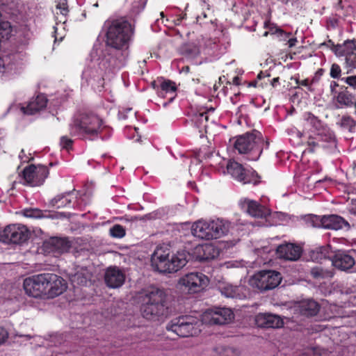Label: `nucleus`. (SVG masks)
<instances>
[{
  "instance_id": "f8f14e48",
  "label": "nucleus",
  "mask_w": 356,
  "mask_h": 356,
  "mask_svg": "<svg viewBox=\"0 0 356 356\" xmlns=\"http://www.w3.org/2000/svg\"><path fill=\"white\" fill-rule=\"evenodd\" d=\"M55 18L56 25L54 26L55 41H62L65 36V22L67 15L68 6L67 0H55Z\"/></svg>"
},
{
  "instance_id": "1a4fd4ad",
  "label": "nucleus",
  "mask_w": 356,
  "mask_h": 356,
  "mask_svg": "<svg viewBox=\"0 0 356 356\" xmlns=\"http://www.w3.org/2000/svg\"><path fill=\"white\" fill-rule=\"evenodd\" d=\"M209 284V278L202 273L193 272L181 276L177 288L185 293H196L202 291Z\"/></svg>"
},
{
  "instance_id": "4468645a",
  "label": "nucleus",
  "mask_w": 356,
  "mask_h": 356,
  "mask_svg": "<svg viewBox=\"0 0 356 356\" xmlns=\"http://www.w3.org/2000/svg\"><path fill=\"white\" fill-rule=\"evenodd\" d=\"M46 273L26 278L23 284L26 293L34 298L46 294Z\"/></svg>"
},
{
  "instance_id": "4be33fe9",
  "label": "nucleus",
  "mask_w": 356,
  "mask_h": 356,
  "mask_svg": "<svg viewBox=\"0 0 356 356\" xmlns=\"http://www.w3.org/2000/svg\"><path fill=\"white\" fill-rule=\"evenodd\" d=\"M278 257L290 261L298 260L301 255V248L293 243L279 245L276 250Z\"/></svg>"
},
{
  "instance_id": "cd10ccee",
  "label": "nucleus",
  "mask_w": 356,
  "mask_h": 356,
  "mask_svg": "<svg viewBox=\"0 0 356 356\" xmlns=\"http://www.w3.org/2000/svg\"><path fill=\"white\" fill-rule=\"evenodd\" d=\"M333 51L337 56L346 57L348 54H350L356 51V40H348L341 44L334 46Z\"/></svg>"
},
{
  "instance_id": "423d86ee",
  "label": "nucleus",
  "mask_w": 356,
  "mask_h": 356,
  "mask_svg": "<svg viewBox=\"0 0 356 356\" xmlns=\"http://www.w3.org/2000/svg\"><path fill=\"white\" fill-rule=\"evenodd\" d=\"M91 60L84 68L82 78L88 81L90 79H103L108 71L118 69L121 66H114L109 58L103 54V49L100 46H95L91 52Z\"/></svg>"
},
{
  "instance_id": "603ef678",
  "label": "nucleus",
  "mask_w": 356,
  "mask_h": 356,
  "mask_svg": "<svg viewBox=\"0 0 356 356\" xmlns=\"http://www.w3.org/2000/svg\"><path fill=\"white\" fill-rule=\"evenodd\" d=\"M348 210L350 213L356 216V200H351L348 204Z\"/></svg>"
},
{
  "instance_id": "6e6552de",
  "label": "nucleus",
  "mask_w": 356,
  "mask_h": 356,
  "mask_svg": "<svg viewBox=\"0 0 356 356\" xmlns=\"http://www.w3.org/2000/svg\"><path fill=\"white\" fill-rule=\"evenodd\" d=\"M202 324L195 317L184 316L172 320L166 328L181 337H188L200 333Z\"/></svg>"
},
{
  "instance_id": "8fccbe9b",
  "label": "nucleus",
  "mask_w": 356,
  "mask_h": 356,
  "mask_svg": "<svg viewBox=\"0 0 356 356\" xmlns=\"http://www.w3.org/2000/svg\"><path fill=\"white\" fill-rule=\"evenodd\" d=\"M341 125L346 127H352L355 126L354 120L349 116H343L341 118Z\"/></svg>"
},
{
  "instance_id": "4d7b16f0",
  "label": "nucleus",
  "mask_w": 356,
  "mask_h": 356,
  "mask_svg": "<svg viewBox=\"0 0 356 356\" xmlns=\"http://www.w3.org/2000/svg\"><path fill=\"white\" fill-rule=\"evenodd\" d=\"M300 84L304 86H307L309 85V81L307 79L302 80L300 82Z\"/></svg>"
},
{
  "instance_id": "37998d69",
  "label": "nucleus",
  "mask_w": 356,
  "mask_h": 356,
  "mask_svg": "<svg viewBox=\"0 0 356 356\" xmlns=\"http://www.w3.org/2000/svg\"><path fill=\"white\" fill-rule=\"evenodd\" d=\"M131 4L134 13H138L143 10L145 6L147 0H128Z\"/></svg>"
},
{
  "instance_id": "6ab92c4d",
  "label": "nucleus",
  "mask_w": 356,
  "mask_h": 356,
  "mask_svg": "<svg viewBox=\"0 0 356 356\" xmlns=\"http://www.w3.org/2000/svg\"><path fill=\"white\" fill-rule=\"evenodd\" d=\"M239 204L242 209L245 210L252 217L264 218L270 215V210L260 205L256 201L248 198H243L240 200Z\"/></svg>"
},
{
  "instance_id": "f3484780",
  "label": "nucleus",
  "mask_w": 356,
  "mask_h": 356,
  "mask_svg": "<svg viewBox=\"0 0 356 356\" xmlns=\"http://www.w3.org/2000/svg\"><path fill=\"white\" fill-rule=\"evenodd\" d=\"M1 236L7 241L13 243H19L25 241L28 238L29 231L24 225H11L4 229Z\"/></svg>"
},
{
  "instance_id": "20e7f679",
  "label": "nucleus",
  "mask_w": 356,
  "mask_h": 356,
  "mask_svg": "<svg viewBox=\"0 0 356 356\" xmlns=\"http://www.w3.org/2000/svg\"><path fill=\"white\" fill-rule=\"evenodd\" d=\"M142 313L144 317L151 319L167 313L168 304L165 292L159 289L152 287L141 294Z\"/></svg>"
},
{
  "instance_id": "bb28decb",
  "label": "nucleus",
  "mask_w": 356,
  "mask_h": 356,
  "mask_svg": "<svg viewBox=\"0 0 356 356\" xmlns=\"http://www.w3.org/2000/svg\"><path fill=\"white\" fill-rule=\"evenodd\" d=\"M47 99L45 95H38L35 98L32 99L26 107L21 106L19 108L24 114L33 115L44 108L47 106Z\"/></svg>"
},
{
  "instance_id": "f257e3e1",
  "label": "nucleus",
  "mask_w": 356,
  "mask_h": 356,
  "mask_svg": "<svg viewBox=\"0 0 356 356\" xmlns=\"http://www.w3.org/2000/svg\"><path fill=\"white\" fill-rule=\"evenodd\" d=\"M105 26L107 29L106 42L111 48L103 49V54L112 60L113 65L122 67L128 56V48L133 35L131 25L120 19L107 21Z\"/></svg>"
},
{
  "instance_id": "49530a36",
  "label": "nucleus",
  "mask_w": 356,
  "mask_h": 356,
  "mask_svg": "<svg viewBox=\"0 0 356 356\" xmlns=\"http://www.w3.org/2000/svg\"><path fill=\"white\" fill-rule=\"evenodd\" d=\"M325 353L319 348H309L305 350L301 356H323Z\"/></svg>"
},
{
  "instance_id": "de8ad7c7",
  "label": "nucleus",
  "mask_w": 356,
  "mask_h": 356,
  "mask_svg": "<svg viewBox=\"0 0 356 356\" xmlns=\"http://www.w3.org/2000/svg\"><path fill=\"white\" fill-rule=\"evenodd\" d=\"M341 80L353 89L356 90V75L344 77Z\"/></svg>"
},
{
  "instance_id": "7c9ffc66",
  "label": "nucleus",
  "mask_w": 356,
  "mask_h": 356,
  "mask_svg": "<svg viewBox=\"0 0 356 356\" xmlns=\"http://www.w3.org/2000/svg\"><path fill=\"white\" fill-rule=\"evenodd\" d=\"M301 312L305 316H314L319 310L318 304L313 300L302 301L300 305Z\"/></svg>"
},
{
  "instance_id": "a19ab883",
  "label": "nucleus",
  "mask_w": 356,
  "mask_h": 356,
  "mask_svg": "<svg viewBox=\"0 0 356 356\" xmlns=\"http://www.w3.org/2000/svg\"><path fill=\"white\" fill-rule=\"evenodd\" d=\"M345 58L346 67L348 69V72L353 70L356 68V51L348 54Z\"/></svg>"
},
{
  "instance_id": "338daca9",
  "label": "nucleus",
  "mask_w": 356,
  "mask_h": 356,
  "mask_svg": "<svg viewBox=\"0 0 356 356\" xmlns=\"http://www.w3.org/2000/svg\"><path fill=\"white\" fill-rule=\"evenodd\" d=\"M17 108V106H12L10 107V110H13Z\"/></svg>"
},
{
  "instance_id": "0eeeda50",
  "label": "nucleus",
  "mask_w": 356,
  "mask_h": 356,
  "mask_svg": "<svg viewBox=\"0 0 356 356\" xmlns=\"http://www.w3.org/2000/svg\"><path fill=\"white\" fill-rule=\"evenodd\" d=\"M234 146L238 153L247 154L249 160L257 161L264 146L268 147V143L265 141L261 133L254 131L237 137Z\"/></svg>"
},
{
  "instance_id": "b1692460",
  "label": "nucleus",
  "mask_w": 356,
  "mask_h": 356,
  "mask_svg": "<svg viewBox=\"0 0 356 356\" xmlns=\"http://www.w3.org/2000/svg\"><path fill=\"white\" fill-rule=\"evenodd\" d=\"M255 323L261 327L279 328L283 325L284 322L280 316L261 313L255 316Z\"/></svg>"
},
{
  "instance_id": "5fc2aeb1",
  "label": "nucleus",
  "mask_w": 356,
  "mask_h": 356,
  "mask_svg": "<svg viewBox=\"0 0 356 356\" xmlns=\"http://www.w3.org/2000/svg\"><path fill=\"white\" fill-rule=\"evenodd\" d=\"M298 42L296 38H289V39L286 41V44H288L289 47L291 48L296 46V43Z\"/></svg>"
},
{
  "instance_id": "ea45409f",
  "label": "nucleus",
  "mask_w": 356,
  "mask_h": 356,
  "mask_svg": "<svg viewBox=\"0 0 356 356\" xmlns=\"http://www.w3.org/2000/svg\"><path fill=\"white\" fill-rule=\"evenodd\" d=\"M303 119L307 124L316 129H318L321 126V121L311 113H305Z\"/></svg>"
},
{
  "instance_id": "c756f323",
  "label": "nucleus",
  "mask_w": 356,
  "mask_h": 356,
  "mask_svg": "<svg viewBox=\"0 0 356 356\" xmlns=\"http://www.w3.org/2000/svg\"><path fill=\"white\" fill-rule=\"evenodd\" d=\"M336 99L341 107H352L356 101L355 95L347 90L339 92Z\"/></svg>"
},
{
  "instance_id": "58836bf2",
  "label": "nucleus",
  "mask_w": 356,
  "mask_h": 356,
  "mask_svg": "<svg viewBox=\"0 0 356 356\" xmlns=\"http://www.w3.org/2000/svg\"><path fill=\"white\" fill-rule=\"evenodd\" d=\"M21 67L16 66L12 63H8L6 65L3 60L0 58V74L13 75L19 73Z\"/></svg>"
},
{
  "instance_id": "72a5a7b5",
  "label": "nucleus",
  "mask_w": 356,
  "mask_h": 356,
  "mask_svg": "<svg viewBox=\"0 0 356 356\" xmlns=\"http://www.w3.org/2000/svg\"><path fill=\"white\" fill-rule=\"evenodd\" d=\"M215 356H239L240 350L234 347L218 346L213 349Z\"/></svg>"
},
{
  "instance_id": "864d4df0",
  "label": "nucleus",
  "mask_w": 356,
  "mask_h": 356,
  "mask_svg": "<svg viewBox=\"0 0 356 356\" xmlns=\"http://www.w3.org/2000/svg\"><path fill=\"white\" fill-rule=\"evenodd\" d=\"M8 337V334L7 331L4 328L0 327V345L6 341Z\"/></svg>"
},
{
  "instance_id": "680f3d73",
  "label": "nucleus",
  "mask_w": 356,
  "mask_h": 356,
  "mask_svg": "<svg viewBox=\"0 0 356 356\" xmlns=\"http://www.w3.org/2000/svg\"><path fill=\"white\" fill-rule=\"evenodd\" d=\"M275 27H277V26H275V25H272L271 26L269 27V32L270 33V29H273V31H275Z\"/></svg>"
},
{
  "instance_id": "a18cd8bd",
  "label": "nucleus",
  "mask_w": 356,
  "mask_h": 356,
  "mask_svg": "<svg viewBox=\"0 0 356 356\" xmlns=\"http://www.w3.org/2000/svg\"><path fill=\"white\" fill-rule=\"evenodd\" d=\"M23 215L26 218H39L42 217V213L38 209H26L23 211Z\"/></svg>"
},
{
  "instance_id": "0e129e2a",
  "label": "nucleus",
  "mask_w": 356,
  "mask_h": 356,
  "mask_svg": "<svg viewBox=\"0 0 356 356\" xmlns=\"http://www.w3.org/2000/svg\"><path fill=\"white\" fill-rule=\"evenodd\" d=\"M309 143H312L314 145H319L318 143H316V142H309Z\"/></svg>"
},
{
  "instance_id": "393cba45",
  "label": "nucleus",
  "mask_w": 356,
  "mask_h": 356,
  "mask_svg": "<svg viewBox=\"0 0 356 356\" xmlns=\"http://www.w3.org/2000/svg\"><path fill=\"white\" fill-rule=\"evenodd\" d=\"M105 282L110 288L120 287L125 280L124 273L117 267H110L105 273Z\"/></svg>"
},
{
  "instance_id": "bf43d9fd",
  "label": "nucleus",
  "mask_w": 356,
  "mask_h": 356,
  "mask_svg": "<svg viewBox=\"0 0 356 356\" xmlns=\"http://www.w3.org/2000/svg\"><path fill=\"white\" fill-rule=\"evenodd\" d=\"M189 70H190V68L188 66H184V67H183L181 72L188 73V72H189Z\"/></svg>"
},
{
  "instance_id": "774afa93",
  "label": "nucleus",
  "mask_w": 356,
  "mask_h": 356,
  "mask_svg": "<svg viewBox=\"0 0 356 356\" xmlns=\"http://www.w3.org/2000/svg\"><path fill=\"white\" fill-rule=\"evenodd\" d=\"M278 81V78L273 79V83H276Z\"/></svg>"
},
{
  "instance_id": "6e6d98bb",
  "label": "nucleus",
  "mask_w": 356,
  "mask_h": 356,
  "mask_svg": "<svg viewBox=\"0 0 356 356\" xmlns=\"http://www.w3.org/2000/svg\"><path fill=\"white\" fill-rule=\"evenodd\" d=\"M319 250H320L321 253L322 254H323V257H326L327 256H328L329 252H328L327 248L321 247V248H320Z\"/></svg>"
},
{
  "instance_id": "dca6fc26",
  "label": "nucleus",
  "mask_w": 356,
  "mask_h": 356,
  "mask_svg": "<svg viewBox=\"0 0 356 356\" xmlns=\"http://www.w3.org/2000/svg\"><path fill=\"white\" fill-rule=\"evenodd\" d=\"M313 222H315L314 226L321 227L325 229L339 230L343 227L350 228L348 222L338 215L323 216L321 218L315 216Z\"/></svg>"
},
{
  "instance_id": "473e14b6",
  "label": "nucleus",
  "mask_w": 356,
  "mask_h": 356,
  "mask_svg": "<svg viewBox=\"0 0 356 356\" xmlns=\"http://www.w3.org/2000/svg\"><path fill=\"white\" fill-rule=\"evenodd\" d=\"M176 86L174 82L166 80L163 81L161 83V91L159 92V95L160 97H164L165 94H170L172 96L169 98V102H171L174 98L175 97V92H176Z\"/></svg>"
},
{
  "instance_id": "4c0bfd02",
  "label": "nucleus",
  "mask_w": 356,
  "mask_h": 356,
  "mask_svg": "<svg viewBox=\"0 0 356 356\" xmlns=\"http://www.w3.org/2000/svg\"><path fill=\"white\" fill-rule=\"evenodd\" d=\"M181 52L188 58H193L200 54V49L195 43L190 42L181 47Z\"/></svg>"
},
{
  "instance_id": "052dcab7",
  "label": "nucleus",
  "mask_w": 356,
  "mask_h": 356,
  "mask_svg": "<svg viewBox=\"0 0 356 356\" xmlns=\"http://www.w3.org/2000/svg\"><path fill=\"white\" fill-rule=\"evenodd\" d=\"M337 86H338V84L335 81L332 82L330 84V87H331L332 90H333V88Z\"/></svg>"
},
{
  "instance_id": "2f4dec72",
  "label": "nucleus",
  "mask_w": 356,
  "mask_h": 356,
  "mask_svg": "<svg viewBox=\"0 0 356 356\" xmlns=\"http://www.w3.org/2000/svg\"><path fill=\"white\" fill-rule=\"evenodd\" d=\"M311 275L314 279L321 281L332 277L334 272L332 269H327L318 266L311 269Z\"/></svg>"
},
{
  "instance_id": "79ce46f5",
  "label": "nucleus",
  "mask_w": 356,
  "mask_h": 356,
  "mask_svg": "<svg viewBox=\"0 0 356 356\" xmlns=\"http://www.w3.org/2000/svg\"><path fill=\"white\" fill-rule=\"evenodd\" d=\"M111 236L115 238H122L125 235V229L120 225H115L109 230Z\"/></svg>"
},
{
  "instance_id": "69168bd1",
  "label": "nucleus",
  "mask_w": 356,
  "mask_h": 356,
  "mask_svg": "<svg viewBox=\"0 0 356 356\" xmlns=\"http://www.w3.org/2000/svg\"><path fill=\"white\" fill-rule=\"evenodd\" d=\"M269 33H270L269 31H266V32H264V37H266Z\"/></svg>"
},
{
  "instance_id": "13d9d810",
  "label": "nucleus",
  "mask_w": 356,
  "mask_h": 356,
  "mask_svg": "<svg viewBox=\"0 0 356 356\" xmlns=\"http://www.w3.org/2000/svg\"><path fill=\"white\" fill-rule=\"evenodd\" d=\"M238 265L237 262H236V264H231L229 262H228L227 264V268H229V267H238Z\"/></svg>"
},
{
  "instance_id": "09e8293b",
  "label": "nucleus",
  "mask_w": 356,
  "mask_h": 356,
  "mask_svg": "<svg viewBox=\"0 0 356 356\" xmlns=\"http://www.w3.org/2000/svg\"><path fill=\"white\" fill-rule=\"evenodd\" d=\"M341 68L337 64H332L330 69V76L334 79L339 78L341 74Z\"/></svg>"
},
{
  "instance_id": "39448f33",
  "label": "nucleus",
  "mask_w": 356,
  "mask_h": 356,
  "mask_svg": "<svg viewBox=\"0 0 356 356\" xmlns=\"http://www.w3.org/2000/svg\"><path fill=\"white\" fill-rule=\"evenodd\" d=\"M108 128L103 120L96 114H82L79 118L74 120L70 125L71 134L82 136L91 140L97 138Z\"/></svg>"
},
{
  "instance_id": "c9c22d12",
  "label": "nucleus",
  "mask_w": 356,
  "mask_h": 356,
  "mask_svg": "<svg viewBox=\"0 0 356 356\" xmlns=\"http://www.w3.org/2000/svg\"><path fill=\"white\" fill-rule=\"evenodd\" d=\"M14 34V29L8 21L0 22V39L1 40H9Z\"/></svg>"
},
{
  "instance_id": "412c9836",
  "label": "nucleus",
  "mask_w": 356,
  "mask_h": 356,
  "mask_svg": "<svg viewBox=\"0 0 356 356\" xmlns=\"http://www.w3.org/2000/svg\"><path fill=\"white\" fill-rule=\"evenodd\" d=\"M219 289L225 297L245 299L249 296V290L243 285L235 286L232 284H223L220 286Z\"/></svg>"
},
{
  "instance_id": "c85d7f7f",
  "label": "nucleus",
  "mask_w": 356,
  "mask_h": 356,
  "mask_svg": "<svg viewBox=\"0 0 356 356\" xmlns=\"http://www.w3.org/2000/svg\"><path fill=\"white\" fill-rule=\"evenodd\" d=\"M211 111H213V110L207 111L203 113H195L193 118L192 121L194 123L195 126L199 129L200 133H202L203 131L205 133L208 132V119L209 114Z\"/></svg>"
},
{
  "instance_id": "3c124183",
  "label": "nucleus",
  "mask_w": 356,
  "mask_h": 356,
  "mask_svg": "<svg viewBox=\"0 0 356 356\" xmlns=\"http://www.w3.org/2000/svg\"><path fill=\"white\" fill-rule=\"evenodd\" d=\"M72 144V140L65 136L60 138V145L63 148L69 149Z\"/></svg>"
},
{
  "instance_id": "f03ea898",
  "label": "nucleus",
  "mask_w": 356,
  "mask_h": 356,
  "mask_svg": "<svg viewBox=\"0 0 356 356\" xmlns=\"http://www.w3.org/2000/svg\"><path fill=\"white\" fill-rule=\"evenodd\" d=\"M188 254L185 250L173 253L170 245L162 244L156 246L151 257V265L154 270L161 273H176L188 263Z\"/></svg>"
},
{
  "instance_id": "a878e982",
  "label": "nucleus",
  "mask_w": 356,
  "mask_h": 356,
  "mask_svg": "<svg viewBox=\"0 0 356 356\" xmlns=\"http://www.w3.org/2000/svg\"><path fill=\"white\" fill-rule=\"evenodd\" d=\"M331 262L337 268L346 271L354 266L355 259L352 256L343 251H337Z\"/></svg>"
},
{
  "instance_id": "c03bdc74",
  "label": "nucleus",
  "mask_w": 356,
  "mask_h": 356,
  "mask_svg": "<svg viewBox=\"0 0 356 356\" xmlns=\"http://www.w3.org/2000/svg\"><path fill=\"white\" fill-rule=\"evenodd\" d=\"M270 34L276 35L279 40L286 42L291 35V33H286L279 27H275V31H273V29H270Z\"/></svg>"
},
{
  "instance_id": "e433bc0d",
  "label": "nucleus",
  "mask_w": 356,
  "mask_h": 356,
  "mask_svg": "<svg viewBox=\"0 0 356 356\" xmlns=\"http://www.w3.org/2000/svg\"><path fill=\"white\" fill-rule=\"evenodd\" d=\"M90 279V275L86 270L79 271L70 277V280L73 284L85 285Z\"/></svg>"
},
{
  "instance_id": "ddd939ff",
  "label": "nucleus",
  "mask_w": 356,
  "mask_h": 356,
  "mask_svg": "<svg viewBox=\"0 0 356 356\" xmlns=\"http://www.w3.org/2000/svg\"><path fill=\"white\" fill-rule=\"evenodd\" d=\"M227 170L234 179L243 184H257L259 182L258 175L255 172L245 170L243 165L234 161H229Z\"/></svg>"
},
{
  "instance_id": "9b49d317",
  "label": "nucleus",
  "mask_w": 356,
  "mask_h": 356,
  "mask_svg": "<svg viewBox=\"0 0 356 356\" xmlns=\"http://www.w3.org/2000/svg\"><path fill=\"white\" fill-rule=\"evenodd\" d=\"M234 318V312L227 307L211 308L201 315L202 323L208 325H225L231 323Z\"/></svg>"
},
{
  "instance_id": "aec40b11",
  "label": "nucleus",
  "mask_w": 356,
  "mask_h": 356,
  "mask_svg": "<svg viewBox=\"0 0 356 356\" xmlns=\"http://www.w3.org/2000/svg\"><path fill=\"white\" fill-rule=\"evenodd\" d=\"M220 250L213 244L205 243L197 245L193 252L194 257L199 261H209L218 257Z\"/></svg>"
},
{
  "instance_id": "9d476101",
  "label": "nucleus",
  "mask_w": 356,
  "mask_h": 356,
  "mask_svg": "<svg viewBox=\"0 0 356 356\" xmlns=\"http://www.w3.org/2000/svg\"><path fill=\"white\" fill-rule=\"evenodd\" d=\"M282 280L281 274L275 270H261L249 279V284L260 291H267L277 287Z\"/></svg>"
},
{
  "instance_id": "f704fd0d",
  "label": "nucleus",
  "mask_w": 356,
  "mask_h": 356,
  "mask_svg": "<svg viewBox=\"0 0 356 356\" xmlns=\"http://www.w3.org/2000/svg\"><path fill=\"white\" fill-rule=\"evenodd\" d=\"M70 196L71 193L58 195L51 200V204L58 209L67 207L72 201Z\"/></svg>"
},
{
  "instance_id": "5701e85b",
  "label": "nucleus",
  "mask_w": 356,
  "mask_h": 356,
  "mask_svg": "<svg viewBox=\"0 0 356 356\" xmlns=\"http://www.w3.org/2000/svg\"><path fill=\"white\" fill-rule=\"evenodd\" d=\"M70 247V242L63 238L53 237L44 243L45 251L55 254L67 252Z\"/></svg>"
},
{
  "instance_id": "7ed1b4c3",
  "label": "nucleus",
  "mask_w": 356,
  "mask_h": 356,
  "mask_svg": "<svg viewBox=\"0 0 356 356\" xmlns=\"http://www.w3.org/2000/svg\"><path fill=\"white\" fill-rule=\"evenodd\" d=\"M231 223L225 219L216 218L211 220H199L191 226L192 234L200 239L213 240L227 235Z\"/></svg>"
},
{
  "instance_id": "e2e57ef3",
  "label": "nucleus",
  "mask_w": 356,
  "mask_h": 356,
  "mask_svg": "<svg viewBox=\"0 0 356 356\" xmlns=\"http://www.w3.org/2000/svg\"><path fill=\"white\" fill-rule=\"evenodd\" d=\"M20 337H25L26 339H31V336L30 335H20L19 336Z\"/></svg>"
},
{
  "instance_id": "a211bd4d",
  "label": "nucleus",
  "mask_w": 356,
  "mask_h": 356,
  "mask_svg": "<svg viewBox=\"0 0 356 356\" xmlns=\"http://www.w3.org/2000/svg\"><path fill=\"white\" fill-rule=\"evenodd\" d=\"M46 294L50 298L60 295L67 288L65 280L55 274L46 273Z\"/></svg>"
},
{
  "instance_id": "2eb2a0df",
  "label": "nucleus",
  "mask_w": 356,
  "mask_h": 356,
  "mask_svg": "<svg viewBox=\"0 0 356 356\" xmlns=\"http://www.w3.org/2000/svg\"><path fill=\"white\" fill-rule=\"evenodd\" d=\"M48 174L49 171L46 166L31 165L24 169L23 179L24 182L30 186H37L44 182Z\"/></svg>"
}]
</instances>
